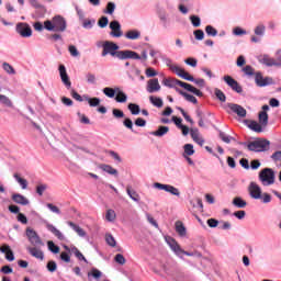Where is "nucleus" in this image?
I'll list each match as a JSON object with an SVG mask.
<instances>
[{
    "instance_id": "1",
    "label": "nucleus",
    "mask_w": 281,
    "mask_h": 281,
    "mask_svg": "<svg viewBox=\"0 0 281 281\" xmlns=\"http://www.w3.org/2000/svg\"><path fill=\"white\" fill-rule=\"evenodd\" d=\"M44 27L47 32H65L67 21L61 15H55L52 20L44 21Z\"/></svg>"
},
{
    "instance_id": "2",
    "label": "nucleus",
    "mask_w": 281,
    "mask_h": 281,
    "mask_svg": "<svg viewBox=\"0 0 281 281\" xmlns=\"http://www.w3.org/2000/svg\"><path fill=\"white\" fill-rule=\"evenodd\" d=\"M102 53H101V56H113L114 58H119V60H121L122 58V52L123 50H117L120 49V46H117V44L113 43V42H109V41H105L102 43Z\"/></svg>"
},
{
    "instance_id": "3",
    "label": "nucleus",
    "mask_w": 281,
    "mask_h": 281,
    "mask_svg": "<svg viewBox=\"0 0 281 281\" xmlns=\"http://www.w3.org/2000/svg\"><path fill=\"white\" fill-rule=\"evenodd\" d=\"M259 181L262 186H273L276 183V171L271 168H265L259 172Z\"/></svg>"
},
{
    "instance_id": "4",
    "label": "nucleus",
    "mask_w": 281,
    "mask_h": 281,
    "mask_svg": "<svg viewBox=\"0 0 281 281\" xmlns=\"http://www.w3.org/2000/svg\"><path fill=\"white\" fill-rule=\"evenodd\" d=\"M269 144H270L269 140H265V139L254 140L247 145V148L252 153H265V150H268Z\"/></svg>"
},
{
    "instance_id": "5",
    "label": "nucleus",
    "mask_w": 281,
    "mask_h": 281,
    "mask_svg": "<svg viewBox=\"0 0 281 281\" xmlns=\"http://www.w3.org/2000/svg\"><path fill=\"white\" fill-rule=\"evenodd\" d=\"M26 237L29 239V243L33 245V247H43L45 244L43 243V239H41V236H38V233L34 231V228H26Z\"/></svg>"
},
{
    "instance_id": "6",
    "label": "nucleus",
    "mask_w": 281,
    "mask_h": 281,
    "mask_svg": "<svg viewBox=\"0 0 281 281\" xmlns=\"http://www.w3.org/2000/svg\"><path fill=\"white\" fill-rule=\"evenodd\" d=\"M153 188H155V190H164V192H168L169 194H172V196H181L179 189L171 184L154 182Z\"/></svg>"
},
{
    "instance_id": "7",
    "label": "nucleus",
    "mask_w": 281,
    "mask_h": 281,
    "mask_svg": "<svg viewBox=\"0 0 281 281\" xmlns=\"http://www.w3.org/2000/svg\"><path fill=\"white\" fill-rule=\"evenodd\" d=\"M15 32H18L22 38H30V36H32V27L27 23H18Z\"/></svg>"
},
{
    "instance_id": "8",
    "label": "nucleus",
    "mask_w": 281,
    "mask_h": 281,
    "mask_svg": "<svg viewBox=\"0 0 281 281\" xmlns=\"http://www.w3.org/2000/svg\"><path fill=\"white\" fill-rule=\"evenodd\" d=\"M65 251H68V254H74L75 258L78 259L80 262H85L86 265H89V260L85 257V255L81 254V251L76 246H67L64 245Z\"/></svg>"
},
{
    "instance_id": "9",
    "label": "nucleus",
    "mask_w": 281,
    "mask_h": 281,
    "mask_svg": "<svg viewBox=\"0 0 281 281\" xmlns=\"http://www.w3.org/2000/svg\"><path fill=\"white\" fill-rule=\"evenodd\" d=\"M255 82L257 87H269V85H273V78L263 77L262 72L255 74Z\"/></svg>"
},
{
    "instance_id": "10",
    "label": "nucleus",
    "mask_w": 281,
    "mask_h": 281,
    "mask_svg": "<svg viewBox=\"0 0 281 281\" xmlns=\"http://www.w3.org/2000/svg\"><path fill=\"white\" fill-rule=\"evenodd\" d=\"M165 241L167 243V245H169L171 251H173V254H176V256H181V254H183V249L181 248V246L179 245V243H177V240L170 236H166L165 237Z\"/></svg>"
},
{
    "instance_id": "11",
    "label": "nucleus",
    "mask_w": 281,
    "mask_h": 281,
    "mask_svg": "<svg viewBox=\"0 0 281 281\" xmlns=\"http://www.w3.org/2000/svg\"><path fill=\"white\" fill-rule=\"evenodd\" d=\"M248 192L251 199H255L257 201L259 199H262V189L256 182H250L248 187Z\"/></svg>"
},
{
    "instance_id": "12",
    "label": "nucleus",
    "mask_w": 281,
    "mask_h": 281,
    "mask_svg": "<svg viewBox=\"0 0 281 281\" xmlns=\"http://www.w3.org/2000/svg\"><path fill=\"white\" fill-rule=\"evenodd\" d=\"M110 36H113L114 38H120L124 36V33L122 32V24L117 22V20H114L110 23Z\"/></svg>"
},
{
    "instance_id": "13",
    "label": "nucleus",
    "mask_w": 281,
    "mask_h": 281,
    "mask_svg": "<svg viewBox=\"0 0 281 281\" xmlns=\"http://www.w3.org/2000/svg\"><path fill=\"white\" fill-rule=\"evenodd\" d=\"M146 91L147 93H157L158 91H161V85H159V79H149L147 81Z\"/></svg>"
},
{
    "instance_id": "14",
    "label": "nucleus",
    "mask_w": 281,
    "mask_h": 281,
    "mask_svg": "<svg viewBox=\"0 0 281 281\" xmlns=\"http://www.w3.org/2000/svg\"><path fill=\"white\" fill-rule=\"evenodd\" d=\"M223 80L224 82H226V85L231 87V89H233V91H236V93H240L243 91V87H240L238 81L232 78V76L229 75L224 76Z\"/></svg>"
},
{
    "instance_id": "15",
    "label": "nucleus",
    "mask_w": 281,
    "mask_h": 281,
    "mask_svg": "<svg viewBox=\"0 0 281 281\" xmlns=\"http://www.w3.org/2000/svg\"><path fill=\"white\" fill-rule=\"evenodd\" d=\"M59 76L63 85H65L67 89H71V81L69 80V75H67V68L65 65H59Z\"/></svg>"
},
{
    "instance_id": "16",
    "label": "nucleus",
    "mask_w": 281,
    "mask_h": 281,
    "mask_svg": "<svg viewBox=\"0 0 281 281\" xmlns=\"http://www.w3.org/2000/svg\"><path fill=\"white\" fill-rule=\"evenodd\" d=\"M227 106L231 111H233V113H236L238 117H247V110H245V108H243L241 105H238L236 103H228Z\"/></svg>"
},
{
    "instance_id": "17",
    "label": "nucleus",
    "mask_w": 281,
    "mask_h": 281,
    "mask_svg": "<svg viewBox=\"0 0 281 281\" xmlns=\"http://www.w3.org/2000/svg\"><path fill=\"white\" fill-rule=\"evenodd\" d=\"M257 60L258 63H260L261 65H265L266 67H276V59L271 58L267 54L257 56Z\"/></svg>"
},
{
    "instance_id": "18",
    "label": "nucleus",
    "mask_w": 281,
    "mask_h": 281,
    "mask_svg": "<svg viewBox=\"0 0 281 281\" xmlns=\"http://www.w3.org/2000/svg\"><path fill=\"white\" fill-rule=\"evenodd\" d=\"M183 80H188L189 82H194V85H196L198 87H200L201 89H203V87H205V79H195L194 77H192L188 71L184 70L182 77Z\"/></svg>"
},
{
    "instance_id": "19",
    "label": "nucleus",
    "mask_w": 281,
    "mask_h": 281,
    "mask_svg": "<svg viewBox=\"0 0 281 281\" xmlns=\"http://www.w3.org/2000/svg\"><path fill=\"white\" fill-rule=\"evenodd\" d=\"M165 63H166V66L169 67V69H170L171 71H173V74H176V75L179 76V78H181V77L183 76L186 69H183V68H181V67H179V66L172 64V59L167 58V59L165 60Z\"/></svg>"
},
{
    "instance_id": "20",
    "label": "nucleus",
    "mask_w": 281,
    "mask_h": 281,
    "mask_svg": "<svg viewBox=\"0 0 281 281\" xmlns=\"http://www.w3.org/2000/svg\"><path fill=\"white\" fill-rule=\"evenodd\" d=\"M162 85L165 87H168L169 89H175V87H181V85H183V81L179 80V79H175V78H165L162 80Z\"/></svg>"
},
{
    "instance_id": "21",
    "label": "nucleus",
    "mask_w": 281,
    "mask_h": 281,
    "mask_svg": "<svg viewBox=\"0 0 281 281\" xmlns=\"http://www.w3.org/2000/svg\"><path fill=\"white\" fill-rule=\"evenodd\" d=\"M131 58L132 60H142V56L133 50H123L121 54V60H127Z\"/></svg>"
},
{
    "instance_id": "22",
    "label": "nucleus",
    "mask_w": 281,
    "mask_h": 281,
    "mask_svg": "<svg viewBox=\"0 0 281 281\" xmlns=\"http://www.w3.org/2000/svg\"><path fill=\"white\" fill-rule=\"evenodd\" d=\"M190 135L193 142H195V144L199 146H203V144H205V139L202 138L201 134L199 133V128H191Z\"/></svg>"
},
{
    "instance_id": "23",
    "label": "nucleus",
    "mask_w": 281,
    "mask_h": 281,
    "mask_svg": "<svg viewBox=\"0 0 281 281\" xmlns=\"http://www.w3.org/2000/svg\"><path fill=\"white\" fill-rule=\"evenodd\" d=\"M27 251L31 256H33V258H36L37 260H45V254L40 248L29 247Z\"/></svg>"
},
{
    "instance_id": "24",
    "label": "nucleus",
    "mask_w": 281,
    "mask_h": 281,
    "mask_svg": "<svg viewBox=\"0 0 281 281\" xmlns=\"http://www.w3.org/2000/svg\"><path fill=\"white\" fill-rule=\"evenodd\" d=\"M12 201H14L18 205H27L30 203V200L25 198V195L21 193H14L11 196Z\"/></svg>"
},
{
    "instance_id": "25",
    "label": "nucleus",
    "mask_w": 281,
    "mask_h": 281,
    "mask_svg": "<svg viewBox=\"0 0 281 281\" xmlns=\"http://www.w3.org/2000/svg\"><path fill=\"white\" fill-rule=\"evenodd\" d=\"M182 89H186V91H189L190 93H193L194 95H198V98H202L203 92L199 89H196L194 86L183 82L181 83Z\"/></svg>"
},
{
    "instance_id": "26",
    "label": "nucleus",
    "mask_w": 281,
    "mask_h": 281,
    "mask_svg": "<svg viewBox=\"0 0 281 281\" xmlns=\"http://www.w3.org/2000/svg\"><path fill=\"white\" fill-rule=\"evenodd\" d=\"M176 91L177 93H179L180 95H182L183 99L187 100V102H191L192 104H198L199 100H196V97L179 89V88H176Z\"/></svg>"
},
{
    "instance_id": "27",
    "label": "nucleus",
    "mask_w": 281,
    "mask_h": 281,
    "mask_svg": "<svg viewBox=\"0 0 281 281\" xmlns=\"http://www.w3.org/2000/svg\"><path fill=\"white\" fill-rule=\"evenodd\" d=\"M68 227H71V229H74V232H76V234L78 236H80V238H85L87 236V232H85V229H82V227H80V225L74 223V222H67Z\"/></svg>"
},
{
    "instance_id": "28",
    "label": "nucleus",
    "mask_w": 281,
    "mask_h": 281,
    "mask_svg": "<svg viewBox=\"0 0 281 281\" xmlns=\"http://www.w3.org/2000/svg\"><path fill=\"white\" fill-rule=\"evenodd\" d=\"M124 36L127 38V41H138V38H142V32L138 30H130Z\"/></svg>"
},
{
    "instance_id": "29",
    "label": "nucleus",
    "mask_w": 281,
    "mask_h": 281,
    "mask_svg": "<svg viewBox=\"0 0 281 281\" xmlns=\"http://www.w3.org/2000/svg\"><path fill=\"white\" fill-rule=\"evenodd\" d=\"M46 229H48L50 234H54V236H56L58 240H63L65 238V235H63V233L58 228H56V226H54L53 224H46Z\"/></svg>"
},
{
    "instance_id": "30",
    "label": "nucleus",
    "mask_w": 281,
    "mask_h": 281,
    "mask_svg": "<svg viewBox=\"0 0 281 281\" xmlns=\"http://www.w3.org/2000/svg\"><path fill=\"white\" fill-rule=\"evenodd\" d=\"M170 127L168 126H159L157 131L151 132L150 135L154 137H164V135H168Z\"/></svg>"
},
{
    "instance_id": "31",
    "label": "nucleus",
    "mask_w": 281,
    "mask_h": 281,
    "mask_svg": "<svg viewBox=\"0 0 281 281\" xmlns=\"http://www.w3.org/2000/svg\"><path fill=\"white\" fill-rule=\"evenodd\" d=\"M176 232L181 238L186 237L188 234V231L186 229V226L183 225V222L178 221L176 222Z\"/></svg>"
},
{
    "instance_id": "32",
    "label": "nucleus",
    "mask_w": 281,
    "mask_h": 281,
    "mask_svg": "<svg viewBox=\"0 0 281 281\" xmlns=\"http://www.w3.org/2000/svg\"><path fill=\"white\" fill-rule=\"evenodd\" d=\"M126 100H128V95H126L124 91H122L120 88L116 87L115 101L123 104L124 102H126Z\"/></svg>"
},
{
    "instance_id": "33",
    "label": "nucleus",
    "mask_w": 281,
    "mask_h": 281,
    "mask_svg": "<svg viewBox=\"0 0 281 281\" xmlns=\"http://www.w3.org/2000/svg\"><path fill=\"white\" fill-rule=\"evenodd\" d=\"M0 104H2V106H7L8 109H12V106H14L12 100L5 94H0Z\"/></svg>"
},
{
    "instance_id": "34",
    "label": "nucleus",
    "mask_w": 281,
    "mask_h": 281,
    "mask_svg": "<svg viewBox=\"0 0 281 281\" xmlns=\"http://www.w3.org/2000/svg\"><path fill=\"white\" fill-rule=\"evenodd\" d=\"M248 128L254 131L255 133H262V124L258 123L257 121H250L248 124Z\"/></svg>"
},
{
    "instance_id": "35",
    "label": "nucleus",
    "mask_w": 281,
    "mask_h": 281,
    "mask_svg": "<svg viewBox=\"0 0 281 281\" xmlns=\"http://www.w3.org/2000/svg\"><path fill=\"white\" fill-rule=\"evenodd\" d=\"M13 178L15 179L16 183L22 188V190H27V181L22 178L19 173H14Z\"/></svg>"
},
{
    "instance_id": "36",
    "label": "nucleus",
    "mask_w": 281,
    "mask_h": 281,
    "mask_svg": "<svg viewBox=\"0 0 281 281\" xmlns=\"http://www.w3.org/2000/svg\"><path fill=\"white\" fill-rule=\"evenodd\" d=\"M149 102L153 104V106H156L157 109H161V106H164V100L159 97H149Z\"/></svg>"
},
{
    "instance_id": "37",
    "label": "nucleus",
    "mask_w": 281,
    "mask_h": 281,
    "mask_svg": "<svg viewBox=\"0 0 281 281\" xmlns=\"http://www.w3.org/2000/svg\"><path fill=\"white\" fill-rule=\"evenodd\" d=\"M233 205H235V207H239L240 210H243L244 207H247V202L243 200V198L236 196L233 200Z\"/></svg>"
},
{
    "instance_id": "38",
    "label": "nucleus",
    "mask_w": 281,
    "mask_h": 281,
    "mask_svg": "<svg viewBox=\"0 0 281 281\" xmlns=\"http://www.w3.org/2000/svg\"><path fill=\"white\" fill-rule=\"evenodd\" d=\"M100 170H103V172H106L108 175H114L116 176L117 175V171L115 168H113L112 166L110 165H100Z\"/></svg>"
},
{
    "instance_id": "39",
    "label": "nucleus",
    "mask_w": 281,
    "mask_h": 281,
    "mask_svg": "<svg viewBox=\"0 0 281 281\" xmlns=\"http://www.w3.org/2000/svg\"><path fill=\"white\" fill-rule=\"evenodd\" d=\"M183 150H184L183 157H192V155H194V145L186 144L183 146Z\"/></svg>"
},
{
    "instance_id": "40",
    "label": "nucleus",
    "mask_w": 281,
    "mask_h": 281,
    "mask_svg": "<svg viewBox=\"0 0 281 281\" xmlns=\"http://www.w3.org/2000/svg\"><path fill=\"white\" fill-rule=\"evenodd\" d=\"M220 133V138L222 139V142H224V144H232V142H236V138L225 134L223 131H218Z\"/></svg>"
},
{
    "instance_id": "41",
    "label": "nucleus",
    "mask_w": 281,
    "mask_h": 281,
    "mask_svg": "<svg viewBox=\"0 0 281 281\" xmlns=\"http://www.w3.org/2000/svg\"><path fill=\"white\" fill-rule=\"evenodd\" d=\"M88 278H94V280H100L102 278V271L98 270V268H92L90 272H88Z\"/></svg>"
},
{
    "instance_id": "42",
    "label": "nucleus",
    "mask_w": 281,
    "mask_h": 281,
    "mask_svg": "<svg viewBox=\"0 0 281 281\" xmlns=\"http://www.w3.org/2000/svg\"><path fill=\"white\" fill-rule=\"evenodd\" d=\"M265 32H267V27L265 26V24H259L255 27V34H256V36H259L260 38H262V36H265Z\"/></svg>"
},
{
    "instance_id": "43",
    "label": "nucleus",
    "mask_w": 281,
    "mask_h": 281,
    "mask_svg": "<svg viewBox=\"0 0 281 281\" xmlns=\"http://www.w3.org/2000/svg\"><path fill=\"white\" fill-rule=\"evenodd\" d=\"M126 192L130 199H132V201H135V203H139V194H137L136 191H132L131 187H127Z\"/></svg>"
},
{
    "instance_id": "44",
    "label": "nucleus",
    "mask_w": 281,
    "mask_h": 281,
    "mask_svg": "<svg viewBox=\"0 0 281 281\" xmlns=\"http://www.w3.org/2000/svg\"><path fill=\"white\" fill-rule=\"evenodd\" d=\"M115 218H117V214H115V211L112 209H109L105 213V220L109 223H113V221H115Z\"/></svg>"
},
{
    "instance_id": "45",
    "label": "nucleus",
    "mask_w": 281,
    "mask_h": 281,
    "mask_svg": "<svg viewBox=\"0 0 281 281\" xmlns=\"http://www.w3.org/2000/svg\"><path fill=\"white\" fill-rule=\"evenodd\" d=\"M259 123L261 126H267V124H269V114H267V112L259 113Z\"/></svg>"
},
{
    "instance_id": "46",
    "label": "nucleus",
    "mask_w": 281,
    "mask_h": 281,
    "mask_svg": "<svg viewBox=\"0 0 281 281\" xmlns=\"http://www.w3.org/2000/svg\"><path fill=\"white\" fill-rule=\"evenodd\" d=\"M103 93L104 95H106V98H115V93H117V88H104L103 89Z\"/></svg>"
},
{
    "instance_id": "47",
    "label": "nucleus",
    "mask_w": 281,
    "mask_h": 281,
    "mask_svg": "<svg viewBox=\"0 0 281 281\" xmlns=\"http://www.w3.org/2000/svg\"><path fill=\"white\" fill-rule=\"evenodd\" d=\"M93 25H95V19L82 20V29L83 30H92Z\"/></svg>"
},
{
    "instance_id": "48",
    "label": "nucleus",
    "mask_w": 281,
    "mask_h": 281,
    "mask_svg": "<svg viewBox=\"0 0 281 281\" xmlns=\"http://www.w3.org/2000/svg\"><path fill=\"white\" fill-rule=\"evenodd\" d=\"M128 111H131L132 115H139V105L135 104V103H130L127 105Z\"/></svg>"
},
{
    "instance_id": "49",
    "label": "nucleus",
    "mask_w": 281,
    "mask_h": 281,
    "mask_svg": "<svg viewBox=\"0 0 281 281\" xmlns=\"http://www.w3.org/2000/svg\"><path fill=\"white\" fill-rule=\"evenodd\" d=\"M205 33L207 36H218V31L212 25L205 26Z\"/></svg>"
},
{
    "instance_id": "50",
    "label": "nucleus",
    "mask_w": 281,
    "mask_h": 281,
    "mask_svg": "<svg viewBox=\"0 0 281 281\" xmlns=\"http://www.w3.org/2000/svg\"><path fill=\"white\" fill-rule=\"evenodd\" d=\"M104 14L113 15L115 12V2H108L105 10L103 11Z\"/></svg>"
},
{
    "instance_id": "51",
    "label": "nucleus",
    "mask_w": 281,
    "mask_h": 281,
    "mask_svg": "<svg viewBox=\"0 0 281 281\" xmlns=\"http://www.w3.org/2000/svg\"><path fill=\"white\" fill-rule=\"evenodd\" d=\"M48 249L52 251V254H60V247L56 246L54 241L49 240L47 241Z\"/></svg>"
},
{
    "instance_id": "52",
    "label": "nucleus",
    "mask_w": 281,
    "mask_h": 281,
    "mask_svg": "<svg viewBox=\"0 0 281 281\" xmlns=\"http://www.w3.org/2000/svg\"><path fill=\"white\" fill-rule=\"evenodd\" d=\"M2 68L4 69V71L11 76H14V74H16V71L14 70V67H12V65L8 64V63H3L2 64Z\"/></svg>"
},
{
    "instance_id": "53",
    "label": "nucleus",
    "mask_w": 281,
    "mask_h": 281,
    "mask_svg": "<svg viewBox=\"0 0 281 281\" xmlns=\"http://www.w3.org/2000/svg\"><path fill=\"white\" fill-rule=\"evenodd\" d=\"M105 241L110 247H115V245H117V241H115V237H113V235L111 234L105 235Z\"/></svg>"
},
{
    "instance_id": "54",
    "label": "nucleus",
    "mask_w": 281,
    "mask_h": 281,
    "mask_svg": "<svg viewBox=\"0 0 281 281\" xmlns=\"http://www.w3.org/2000/svg\"><path fill=\"white\" fill-rule=\"evenodd\" d=\"M215 95L217 100H220V102H225L227 100V97L225 95V93L218 88L215 89Z\"/></svg>"
},
{
    "instance_id": "55",
    "label": "nucleus",
    "mask_w": 281,
    "mask_h": 281,
    "mask_svg": "<svg viewBox=\"0 0 281 281\" xmlns=\"http://www.w3.org/2000/svg\"><path fill=\"white\" fill-rule=\"evenodd\" d=\"M190 21L193 27H201V18H199L198 15H191Z\"/></svg>"
},
{
    "instance_id": "56",
    "label": "nucleus",
    "mask_w": 281,
    "mask_h": 281,
    "mask_svg": "<svg viewBox=\"0 0 281 281\" xmlns=\"http://www.w3.org/2000/svg\"><path fill=\"white\" fill-rule=\"evenodd\" d=\"M69 54L70 56H72L74 58H78V56H80V52L78 50V48L74 45H70L68 47Z\"/></svg>"
},
{
    "instance_id": "57",
    "label": "nucleus",
    "mask_w": 281,
    "mask_h": 281,
    "mask_svg": "<svg viewBox=\"0 0 281 281\" xmlns=\"http://www.w3.org/2000/svg\"><path fill=\"white\" fill-rule=\"evenodd\" d=\"M123 125L125 126V128H128V131H131L132 133H135V130H133V120H131L130 117H126L123 121Z\"/></svg>"
},
{
    "instance_id": "58",
    "label": "nucleus",
    "mask_w": 281,
    "mask_h": 281,
    "mask_svg": "<svg viewBox=\"0 0 281 281\" xmlns=\"http://www.w3.org/2000/svg\"><path fill=\"white\" fill-rule=\"evenodd\" d=\"M87 102L90 106H100V98H87Z\"/></svg>"
},
{
    "instance_id": "59",
    "label": "nucleus",
    "mask_w": 281,
    "mask_h": 281,
    "mask_svg": "<svg viewBox=\"0 0 281 281\" xmlns=\"http://www.w3.org/2000/svg\"><path fill=\"white\" fill-rule=\"evenodd\" d=\"M193 35L195 36V41H203L205 38V33L203 30H195Z\"/></svg>"
},
{
    "instance_id": "60",
    "label": "nucleus",
    "mask_w": 281,
    "mask_h": 281,
    "mask_svg": "<svg viewBox=\"0 0 281 281\" xmlns=\"http://www.w3.org/2000/svg\"><path fill=\"white\" fill-rule=\"evenodd\" d=\"M86 79H87L88 85H95V82H97L95 75H93L91 72H88L86 75Z\"/></svg>"
},
{
    "instance_id": "61",
    "label": "nucleus",
    "mask_w": 281,
    "mask_h": 281,
    "mask_svg": "<svg viewBox=\"0 0 281 281\" xmlns=\"http://www.w3.org/2000/svg\"><path fill=\"white\" fill-rule=\"evenodd\" d=\"M45 190H47V184H38L36 187V194H38V196H43Z\"/></svg>"
},
{
    "instance_id": "62",
    "label": "nucleus",
    "mask_w": 281,
    "mask_h": 281,
    "mask_svg": "<svg viewBox=\"0 0 281 281\" xmlns=\"http://www.w3.org/2000/svg\"><path fill=\"white\" fill-rule=\"evenodd\" d=\"M98 25L99 27H106V25H109V18L106 16H101L100 20L98 21Z\"/></svg>"
},
{
    "instance_id": "63",
    "label": "nucleus",
    "mask_w": 281,
    "mask_h": 281,
    "mask_svg": "<svg viewBox=\"0 0 281 281\" xmlns=\"http://www.w3.org/2000/svg\"><path fill=\"white\" fill-rule=\"evenodd\" d=\"M243 71L246 76H254L256 71L254 70V67L247 65L246 67L243 68Z\"/></svg>"
},
{
    "instance_id": "64",
    "label": "nucleus",
    "mask_w": 281,
    "mask_h": 281,
    "mask_svg": "<svg viewBox=\"0 0 281 281\" xmlns=\"http://www.w3.org/2000/svg\"><path fill=\"white\" fill-rule=\"evenodd\" d=\"M277 59H274V67H281V50L276 53Z\"/></svg>"
}]
</instances>
